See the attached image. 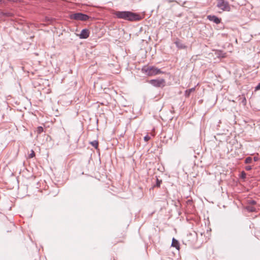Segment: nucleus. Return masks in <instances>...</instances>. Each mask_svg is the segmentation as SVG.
<instances>
[{"label": "nucleus", "instance_id": "23", "mask_svg": "<svg viewBox=\"0 0 260 260\" xmlns=\"http://www.w3.org/2000/svg\"><path fill=\"white\" fill-rule=\"evenodd\" d=\"M252 169V168L251 166H246L245 167V170H247V171H250Z\"/></svg>", "mask_w": 260, "mask_h": 260}, {"label": "nucleus", "instance_id": "21", "mask_svg": "<svg viewBox=\"0 0 260 260\" xmlns=\"http://www.w3.org/2000/svg\"><path fill=\"white\" fill-rule=\"evenodd\" d=\"M246 173L244 171H243L241 173V178L245 179L246 178Z\"/></svg>", "mask_w": 260, "mask_h": 260}, {"label": "nucleus", "instance_id": "13", "mask_svg": "<svg viewBox=\"0 0 260 260\" xmlns=\"http://www.w3.org/2000/svg\"><path fill=\"white\" fill-rule=\"evenodd\" d=\"M90 144L94 147L95 149H97L99 146V142L96 140L90 142Z\"/></svg>", "mask_w": 260, "mask_h": 260}, {"label": "nucleus", "instance_id": "15", "mask_svg": "<svg viewBox=\"0 0 260 260\" xmlns=\"http://www.w3.org/2000/svg\"><path fill=\"white\" fill-rule=\"evenodd\" d=\"M252 161V157H247L245 159V164H250V163H251Z\"/></svg>", "mask_w": 260, "mask_h": 260}, {"label": "nucleus", "instance_id": "3", "mask_svg": "<svg viewBox=\"0 0 260 260\" xmlns=\"http://www.w3.org/2000/svg\"><path fill=\"white\" fill-rule=\"evenodd\" d=\"M70 18L76 20L85 21L89 19V16L82 13H75L71 15Z\"/></svg>", "mask_w": 260, "mask_h": 260}, {"label": "nucleus", "instance_id": "27", "mask_svg": "<svg viewBox=\"0 0 260 260\" xmlns=\"http://www.w3.org/2000/svg\"><path fill=\"white\" fill-rule=\"evenodd\" d=\"M3 0H0V4H1L3 2Z\"/></svg>", "mask_w": 260, "mask_h": 260}, {"label": "nucleus", "instance_id": "17", "mask_svg": "<svg viewBox=\"0 0 260 260\" xmlns=\"http://www.w3.org/2000/svg\"><path fill=\"white\" fill-rule=\"evenodd\" d=\"M43 132V128L42 126H39L37 128V132L38 134H41Z\"/></svg>", "mask_w": 260, "mask_h": 260}, {"label": "nucleus", "instance_id": "11", "mask_svg": "<svg viewBox=\"0 0 260 260\" xmlns=\"http://www.w3.org/2000/svg\"><path fill=\"white\" fill-rule=\"evenodd\" d=\"M245 209L249 212H253L256 211V208L251 205H247Z\"/></svg>", "mask_w": 260, "mask_h": 260}, {"label": "nucleus", "instance_id": "25", "mask_svg": "<svg viewBox=\"0 0 260 260\" xmlns=\"http://www.w3.org/2000/svg\"><path fill=\"white\" fill-rule=\"evenodd\" d=\"M253 159L254 161H257L258 160V158L257 157H254Z\"/></svg>", "mask_w": 260, "mask_h": 260}, {"label": "nucleus", "instance_id": "18", "mask_svg": "<svg viewBox=\"0 0 260 260\" xmlns=\"http://www.w3.org/2000/svg\"><path fill=\"white\" fill-rule=\"evenodd\" d=\"M240 99H242L241 103L242 104L245 106L246 105V99L245 96H243L242 98H240Z\"/></svg>", "mask_w": 260, "mask_h": 260}, {"label": "nucleus", "instance_id": "26", "mask_svg": "<svg viewBox=\"0 0 260 260\" xmlns=\"http://www.w3.org/2000/svg\"><path fill=\"white\" fill-rule=\"evenodd\" d=\"M5 15H6V16H11V14L10 13H8V14H7V13H6V14H5Z\"/></svg>", "mask_w": 260, "mask_h": 260}, {"label": "nucleus", "instance_id": "1", "mask_svg": "<svg viewBox=\"0 0 260 260\" xmlns=\"http://www.w3.org/2000/svg\"><path fill=\"white\" fill-rule=\"evenodd\" d=\"M114 15L118 19L129 21H138L142 19L139 14L131 11H115Z\"/></svg>", "mask_w": 260, "mask_h": 260}, {"label": "nucleus", "instance_id": "16", "mask_svg": "<svg viewBox=\"0 0 260 260\" xmlns=\"http://www.w3.org/2000/svg\"><path fill=\"white\" fill-rule=\"evenodd\" d=\"M248 205H251V206H253V205H254L256 204V202L254 200H248Z\"/></svg>", "mask_w": 260, "mask_h": 260}, {"label": "nucleus", "instance_id": "20", "mask_svg": "<svg viewBox=\"0 0 260 260\" xmlns=\"http://www.w3.org/2000/svg\"><path fill=\"white\" fill-rule=\"evenodd\" d=\"M150 139V137L148 135H146L144 137V140L145 142H148Z\"/></svg>", "mask_w": 260, "mask_h": 260}, {"label": "nucleus", "instance_id": "24", "mask_svg": "<svg viewBox=\"0 0 260 260\" xmlns=\"http://www.w3.org/2000/svg\"><path fill=\"white\" fill-rule=\"evenodd\" d=\"M255 90H260V83L258 84V85L255 87Z\"/></svg>", "mask_w": 260, "mask_h": 260}, {"label": "nucleus", "instance_id": "9", "mask_svg": "<svg viewBox=\"0 0 260 260\" xmlns=\"http://www.w3.org/2000/svg\"><path fill=\"white\" fill-rule=\"evenodd\" d=\"M171 246L175 247L178 250H179L180 248L179 242L178 241V240L175 239L174 238H173L172 239Z\"/></svg>", "mask_w": 260, "mask_h": 260}, {"label": "nucleus", "instance_id": "4", "mask_svg": "<svg viewBox=\"0 0 260 260\" xmlns=\"http://www.w3.org/2000/svg\"><path fill=\"white\" fill-rule=\"evenodd\" d=\"M217 7L222 11H230L231 9L228 2L225 0H217Z\"/></svg>", "mask_w": 260, "mask_h": 260}, {"label": "nucleus", "instance_id": "8", "mask_svg": "<svg viewBox=\"0 0 260 260\" xmlns=\"http://www.w3.org/2000/svg\"><path fill=\"white\" fill-rule=\"evenodd\" d=\"M177 47L179 49H185L186 48V46L182 43V41L179 39H177V40L174 42Z\"/></svg>", "mask_w": 260, "mask_h": 260}, {"label": "nucleus", "instance_id": "12", "mask_svg": "<svg viewBox=\"0 0 260 260\" xmlns=\"http://www.w3.org/2000/svg\"><path fill=\"white\" fill-rule=\"evenodd\" d=\"M124 238H124V236H123V237H122V239H118V238H116V239H115V241L114 242H113V243L114 245H115V244H117V243H123V242H124Z\"/></svg>", "mask_w": 260, "mask_h": 260}, {"label": "nucleus", "instance_id": "22", "mask_svg": "<svg viewBox=\"0 0 260 260\" xmlns=\"http://www.w3.org/2000/svg\"><path fill=\"white\" fill-rule=\"evenodd\" d=\"M35 155V152L33 151V150H31V153L29 155V157L30 158H32L33 157H34Z\"/></svg>", "mask_w": 260, "mask_h": 260}, {"label": "nucleus", "instance_id": "19", "mask_svg": "<svg viewBox=\"0 0 260 260\" xmlns=\"http://www.w3.org/2000/svg\"><path fill=\"white\" fill-rule=\"evenodd\" d=\"M219 55L221 56L222 58H224L226 57V53H223L222 52L220 51V53L219 54Z\"/></svg>", "mask_w": 260, "mask_h": 260}, {"label": "nucleus", "instance_id": "14", "mask_svg": "<svg viewBox=\"0 0 260 260\" xmlns=\"http://www.w3.org/2000/svg\"><path fill=\"white\" fill-rule=\"evenodd\" d=\"M161 182H162L161 180H159L157 178L156 184H155V185H154L153 186V187H159L160 186V184L161 183Z\"/></svg>", "mask_w": 260, "mask_h": 260}, {"label": "nucleus", "instance_id": "10", "mask_svg": "<svg viewBox=\"0 0 260 260\" xmlns=\"http://www.w3.org/2000/svg\"><path fill=\"white\" fill-rule=\"evenodd\" d=\"M195 87H192L189 89L186 90L184 93L185 96L187 98L189 97L191 93L194 92L195 91Z\"/></svg>", "mask_w": 260, "mask_h": 260}, {"label": "nucleus", "instance_id": "2", "mask_svg": "<svg viewBox=\"0 0 260 260\" xmlns=\"http://www.w3.org/2000/svg\"><path fill=\"white\" fill-rule=\"evenodd\" d=\"M142 71L149 76L158 75L162 73L160 69L155 67L144 68L142 69Z\"/></svg>", "mask_w": 260, "mask_h": 260}, {"label": "nucleus", "instance_id": "5", "mask_svg": "<svg viewBox=\"0 0 260 260\" xmlns=\"http://www.w3.org/2000/svg\"><path fill=\"white\" fill-rule=\"evenodd\" d=\"M149 83L155 87H163L165 86L166 81L164 79H157L150 80Z\"/></svg>", "mask_w": 260, "mask_h": 260}, {"label": "nucleus", "instance_id": "7", "mask_svg": "<svg viewBox=\"0 0 260 260\" xmlns=\"http://www.w3.org/2000/svg\"><path fill=\"white\" fill-rule=\"evenodd\" d=\"M89 36V31L87 29H83L82 30L79 37L80 39H87Z\"/></svg>", "mask_w": 260, "mask_h": 260}, {"label": "nucleus", "instance_id": "6", "mask_svg": "<svg viewBox=\"0 0 260 260\" xmlns=\"http://www.w3.org/2000/svg\"><path fill=\"white\" fill-rule=\"evenodd\" d=\"M207 19L211 21H213L217 24L220 23L221 20L220 18H219L215 15H208Z\"/></svg>", "mask_w": 260, "mask_h": 260}]
</instances>
